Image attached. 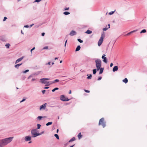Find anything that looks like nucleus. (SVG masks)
Instances as JSON below:
<instances>
[{
	"label": "nucleus",
	"mask_w": 147,
	"mask_h": 147,
	"mask_svg": "<svg viewBox=\"0 0 147 147\" xmlns=\"http://www.w3.org/2000/svg\"><path fill=\"white\" fill-rule=\"evenodd\" d=\"M13 137H10L0 140V147H3L10 143L13 139Z\"/></svg>",
	"instance_id": "f257e3e1"
},
{
	"label": "nucleus",
	"mask_w": 147,
	"mask_h": 147,
	"mask_svg": "<svg viewBox=\"0 0 147 147\" xmlns=\"http://www.w3.org/2000/svg\"><path fill=\"white\" fill-rule=\"evenodd\" d=\"M32 138H34L38 136V131L36 129H32L31 131Z\"/></svg>",
	"instance_id": "f03ea898"
},
{
	"label": "nucleus",
	"mask_w": 147,
	"mask_h": 147,
	"mask_svg": "<svg viewBox=\"0 0 147 147\" xmlns=\"http://www.w3.org/2000/svg\"><path fill=\"white\" fill-rule=\"evenodd\" d=\"M95 62L97 70V71H98L101 66V61L100 59H97L96 60Z\"/></svg>",
	"instance_id": "7ed1b4c3"
},
{
	"label": "nucleus",
	"mask_w": 147,
	"mask_h": 147,
	"mask_svg": "<svg viewBox=\"0 0 147 147\" xmlns=\"http://www.w3.org/2000/svg\"><path fill=\"white\" fill-rule=\"evenodd\" d=\"M106 122L104 121V118L102 117L100 119L98 125H102L103 127L104 128L106 126Z\"/></svg>",
	"instance_id": "20e7f679"
},
{
	"label": "nucleus",
	"mask_w": 147,
	"mask_h": 147,
	"mask_svg": "<svg viewBox=\"0 0 147 147\" xmlns=\"http://www.w3.org/2000/svg\"><path fill=\"white\" fill-rule=\"evenodd\" d=\"M49 80V78H43L41 79H40L41 80H40V82L42 83L45 84H46V86H49L50 84H49V82H47L45 80Z\"/></svg>",
	"instance_id": "39448f33"
},
{
	"label": "nucleus",
	"mask_w": 147,
	"mask_h": 147,
	"mask_svg": "<svg viewBox=\"0 0 147 147\" xmlns=\"http://www.w3.org/2000/svg\"><path fill=\"white\" fill-rule=\"evenodd\" d=\"M104 38V36H103V34H102L101 37L98 42V45L99 46H100L102 44Z\"/></svg>",
	"instance_id": "423d86ee"
},
{
	"label": "nucleus",
	"mask_w": 147,
	"mask_h": 147,
	"mask_svg": "<svg viewBox=\"0 0 147 147\" xmlns=\"http://www.w3.org/2000/svg\"><path fill=\"white\" fill-rule=\"evenodd\" d=\"M60 100L63 101H69V99H68L67 98L65 97L64 95H62L60 96Z\"/></svg>",
	"instance_id": "0eeeda50"
},
{
	"label": "nucleus",
	"mask_w": 147,
	"mask_h": 147,
	"mask_svg": "<svg viewBox=\"0 0 147 147\" xmlns=\"http://www.w3.org/2000/svg\"><path fill=\"white\" fill-rule=\"evenodd\" d=\"M31 136H27L25 137L24 140L26 142L30 141L31 140Z\"/></svg>",
	"instance_id": "6e6552de"
},
{
	"label": "nucleus",
	"mask_w": 147,
	"mask_h": 147,
	"mask_svg": "<svg viewBox=\"0 0 147 147\" xmlns=\"http://www.w3.org/2000/svg\"><path fill=\"white\" fill-rule=\"evenodd\" d=\"M47 104L45 103L43 105H42L40 107V110H45Z\"/></svg>",
	"instance_id": "1a4fd4ad"
},
{
	"label": "nucleus",
	"mask_w": 147,
	"mask_h": 147,
	"mask_svg": "<svg viewBox=\"0 0 147 147\" xmlns=\"http://www.w3.org/2000/svg\"><path fill=\"white\" fill-rule=\"evenodd\" d=\"M76 32L74 30H72L70 33L69 34L71 36H73L76 35Z\"/></svg>",
	"instance_id": "9d476101"
},
{
	"label": "nucleus",
	"mask_w": 147,
	"mask_h": 147,
	"mask_svg": "<svg viewBox=\"0 0 147 147\" xmlns=\"http://www.w3.org/2000/svg\"><path fill=\"white\" fill-rule=\"evenodd\" d=\"M24 58V57L23 56L17 59L15 62V64H16L17 63H18L20 61H21Z\"/></svg>",
	"instance_id": "9b49d317"
},
{
	"label": "nucleus",
	"mask_w": 147,
	"mask_h": 147,
	"mask_svg": "<svg viewBox=\"0 0 147 147\" xmlns=\"http://www.w3.org/2000/svg\"><path fill=\"white\" fill-rule=\"evenodd\" d=\"M46 118V116H39L37 117V119L38 121H40V120H41L42 119V118Z\"/></svg>",
	"instance_id": "f8f14e48"
},
{
	"label": "nucleus",
	"mask_w": 147,
	"mask_h": 147,
	"mask_svg": "<svg viewBox=\"0 0 147 147\" xmlns=\"http://www.w3.org/2000/svg\"><path fill=\"white\" fill-rule=\"evenodd\" d=\"M118 69V67L117 66H114L113 69V71L114 72L117 71Z\"/></svg>",
	"instance_id": "ddd939ff"
},
{
	"label": "nucleus",
	"mask_w": 147,
	"mask_h": 147,
	"mask_svg": "<svg viewBox=\"0 0 147 147\" xmlns=\"http://www.w3.org/2000/svg\"><path fill=\"white\" fill-rule=\"evenodd\" d=\"M100 71H99V74H102L104 68H102L101 67H100V69H99Z\"/></svg>",
	"instance_id": "4468645a"
},
{
	"label": "nucleus",
	"mask_w": 147,
	"mask_h": 147,
	"mask_svg": "<svg viewBox=\"0 0 147 147\" xmlns=\"http://www.w3.org/2000/svg\"><path fill=\"white\" fill-rule=\"evenodd\" d=\"M81 48V47L80 45H78L76 49V51H79Z\"/></svg>",
	"instance_id": "2eb2a0df"
},
{
	"label": "nucleus",
	"mask_w": 147,
	"mask_h": 147,
	"mask_svg": "<svg viewBox=\"0 0 147 147\" xmlns=\"http://www.w3.org/2000/svg\"><path fill=\"white\" fill-rule=\"evenodd\" d=\"M85 33H86L89 34H91L92 33V31L91 30H88L85 32Z\"/></svg>",
	"instance_id": "dca6fc26"
},
{
	"label": "nucleus",
	"mask_w": 147,
	"mask_h": 147,
	"mask_svg": "<svg viewBox=\"0 0 147 147\" xmlns=\"http://www.w3.org/2000/svg\"><path fill=\"white\" fill-rule=\"evenodd\" d=\"M123 82L126 84L128 82V80L127 78H125L123 80Z\"/></svg>",
	"instance_id": "f3484780"
},
{
	"label": "nucleus",
	"mask_w": 147,
	"mask_h": 147,
	"mask_svg": "<svg viewBox=\"0 0 147 147\" xmlns=\"http://www.w3.org/2000/svg\"><path fill=\"white\" fill-rule=\"evenodd\" d=\"M82 136L81 134V133H80L78 135V137L79 139H80L82 138Z\"/></svg>",
	"instance_id": "a211bd4d"
},
{
	"label": "nucleus",
	"mask_w": 147,
	"mask_h": 147,
	"mask_svg": "<svg viewBox=\"0 0 147 147\" xmlns=\"http://www.w3.org/2000/svg\"><path fill=\"white\" fill-rule=\"evenodd\" d=\"M75 140V139L74 137H73L69 141V142H72L73 141H74Z\"/></svg>",
	"instance_id": "6ab92c4d"
},
{
	"label": "nucleus",
	"mask_w": 147,
	"mask_h": 147,
	"mask_svg": "<svg viewBox=\"0 0 147 147\" xmlns=\"http://www.w3.org/2000/svg\"><path fill=\"white\" fill-rule=\"evenodd\" d=\"M103 61L105 63H107V61L106 57H104L103 59Z\"/></svg>",
	"instance_id": "aec40b11"
},
{
	"label": "nucleus",
	"mask_w": 147,
	"mask_h": 147,
	"mask_svg": "<svg viewBox=\"0 0 147 147\" xmlns=\"http://www.w3.org/2000/svg\"><path fill=\"white\" fill-rule=\"evenodd\" d=\"M87 76H88L87 77V78L88 79H91L92 77V75L91 74H90L89 76H88V74L87 75Z\"/></svg>",
	"instance_id": "412c9836"
},
{
	"label": "nucleus",
	"mask_w": 147,
	"mask_h": 147,
	"mask_svg": "<svg viewBox=\"0 0 147 147\" xmlns=\"http://www.w3.org/2000/svg\"><path fill=\"white\" fill-rule=\"evenodd\" d=\"M97 69H95L92 70L93 74H95L96 72Z\"/></svg>",
	"instance_id": "4be33fe9"
},
{
	"label": "nucleus",
	"mask_w": 147,
	"mask_h": 147,
	"mask_svg": "<svg viewBox=\"0 0 147 147\" xmlns=\"http://www.w3.org/2000/svg\"><path fill=\"white\" fill-rule=\"evenodd\" d=\"M52 123H53L52 122H48V123L46 124V125L47 126H49V125H51L52 124Z\"/></svg>",
	"instance_id": "5701e85b"
},
{
	"label": "nucleus",
	"mask_w": 147,
	"mask_h": 147,
	"mask_svg": "<svg viewBox=\"0 0 147 147\" xmlns=\"http://www.w3.org/2000/svg\"><path fill=\"white\" fill-rule=\"evenodd\" d=\"M70 13L68 11H65L63 12V14L66 15L70 14Z\"/></svg>",
	"instance_id": "b1692460"
},
{
	"label": "nucleus",
	"mask_w": 147,
	"mask_h": 147,
	"mask_svg": "<svg viewBox=\"0 0 147 147\" xmlns=\"http://www.w3.org/2000/svg\"><path fill=\"white\" fill-rule=\"evenodd\" d=\"M37 129H39L40 128V127L41 125L40 124H37Z\"/></svg>",
	"instance_id": "393cba45"
},
{
	"label": "nucleus",
	"mask_w": 147,
	"mask_h": 147,
	"mask_svg": "<svg viewBox=\"0 0 147 147\" xmlns=\"http://www.w3.org/2000/svg\"><path fill=\"white\" fill-rule=\"evenodd\" d=\"M59 89L58 88H55L54 89H53L52 90V92H55L56 90H57Z\"/></svg>",
	"instance_id": "a878e982"
},
{
	"label": "nucleus",
	"mask_w": 147,
	"mask_h": 147,
	"mask_svg": "<svg viewBox=\"0 0 147 147\" xmlns=\"http://www.w3.org/2000/svg\"><path fill=\"white\" fill-rule=\"evenodd\" d=\"M59 80L58 79H56L54 81H53L51 83H54L55 82H59Z\"/></svg>",
	"instance_id": "bb28decb"
},
{
	"label": "nucleus",
	"mask_w": 147,
	"mask_h": 147,
	"mask_svg": "<svg viewBox=\"0 0 147 147\" xmlns=\"http://www.w3.org/2000/svg\"><path fill=\"white\" fill-rule=\"evenodd\" d=\"M146 32V30L145 29H143L140 32V33H144Z\"/></svg>",
	"instance_id": "cd10ccee"
},
{
	"label": "nucleus",
	"mask_w": 147,
	"mask_h": 147,
	"mask_svg": "<svg viewBox=\"0 0 147 147\" xmlns=\"http://www.w3.org/2000/svg\"><path fill=\"white\" fill-rule=\"evenodd\" d=\"M10 45L9 43L6 44L5 45V46L7 48H9Z\"/></svg>",
	"instance_id": "c85d7f7f"
},
{
	"label": "nucleus",
	"mask_w": 147,
	"mask_h": 147,
	"mask_svg": "<svg viewBox=\"0 0 147 147\" xmlns=\"http://www.w3.org/2000/svg\"><path fill=\"white\" fill-rule=\"evenodd\" d=\"M54 136L55 137H56V138L57 139H59V136L58 135V134H55L54 135Z\"/></svg>",
	"instance_id": "c756f323"
},
{
	"label": "nucleus",
	"mask_w": 147,
	"mask_h": 147,
	"mask_svg": "<svg viewBox=\"0 0 147 147\" xmlns=\"http://www.w3.org/2000/svg\"><path fill=\"white\" fill-rule=\"evenodd\" d=\"M29 71V70L27 69V70H26L25 71H22V73L24 74V73H26L27 72H28Z\"/></svg>",
	"instance_id": "7c9ffc66"
},
{
	"label": "nucleus",
	"mask_w": 147,
	"mask_h": 147,
	"mask_svg": "<svg viewBox=\"0 0 147 147\" xmlns=\"http://www.w3.org/2000/svg\"><path fill=\"white\" fill-rule=\"evenodd\" d=\"M115 10L114 11H111L110 12H109V14L110 15H111L113 14L115 12Z\"/></svg>",
	"instance_id": "2f4dec72"
},
{
	"label": "nucleus",
	"mask_w": 147,
	"mask_h": 147,
	"mask_svg": "<svg viewBox=\"0 0 147 147\" xmlns=\"http://www.w3.org/2000/svg\"><path fill=\"white\" fill-rule=\"evenodd\" d=\"M77 40L79 42H80V43H82L83 41V40H81V39H80V38H78V39H77Z\"/></svg>",
	"instance_id": "473e14b6"
},
{
	"label": "nucleus",
	"mask_w": 147,
	"mask_h": 147,
	"mask_svg": "<svg viewBox=\"0 0 147 147\" xmlns=\"http://www.w3.org/2000/svg\"><path fill=\"white\" fill-rule=\"evenodd\" d=\"M14 67L15 68H16L17 69H18L19 68V66L17 64L15 65Z\"/></svg>",
	"instance_id": "72a5a7b5"
},
{
	"label": "nucleus",
	"mask_w": 147,
	"mask_h": 147,
	"mask_svg": "<svg viewBox=\"0 0 147 147\" xmlns=\"http://www.w3.org/2000/svg\"><path fill=\"white\" fill-rule=\"evenodd\" d=\"M48 48V46H46L44 47L43 48V49H47Z\"/></svg>",
	"instance_id": "f704fd0d"
},
{
	"label": "nucleus",
	"mask_w": 147,
	"mask_h": 147,
	"mask_svg": "<svg viewBox=\"0 0 147 147\" xmlns=\"http://www.w3.org/2000/svg\"><path fill=\"white\" fill-rule=\"evenodd\" d=\"M44 133V131H43L42 132H41L40 133H38V134H39L38 135V136H39V135H41L42 134Z\"/></svg>",
	"instance_id": "c9c22d12"
},
{
	"label": "nucleus",
	"mask_w": 147,
	"mask_h": 147,
	"mask_svg": "<svg viewBox=\"0 0 147 147\" xmlns=\"http://www.w3.org/2000/svg\"><path fill=\"white\" fill-rule=\"evenodd\" d=\"M0 40H1L2 41H5V39H4V38H0Z\"/></svg>",
	"instance_id": "e433bc0d"
},
{
	"label": "nucleus",
	"mask_w": 147,
	"mask_h": 147,
	"mask_svg": "<svg viewBox=\"0 0 147 147\" xmlns=\"http://www.w3.org/2000/svg\"><path fill=\"white\" fill-rule=\"evenodd\" d=\"M42 0H36L34 1V2H39L41 1Z\"/></svg>",
	"instance_id": "4c0bfd02"
},
{
	"label": "nucleus",
	"mask_w": 147,
	"mask_h": 147,
	"mask_svg": "<svg viewBox=\"0 0 147 147\" xmlns=\"http://www.w3.org/2000/svg\"><path fill=\"white\" fill-rule=\"evenodd\" d=\"M35 49V47H33L32 49L31 50H30V52H31V54H32V51H33V50H34V49Z\"/></svg>",
	"instance_id": "58836bf2"
},
{
	"label": "nucleus",
	"mask_w": 147,
	"mask_h": 147,
	"mask_svg": "<svg viewBox=\"0 0 147 147\" xmlns=\"http://www.w3.org/2000/svg\"><path fill=\"white\" fill-rule=\"evenodd\" d=\"M108 28H105L103 29L102 30L103 31H106L107 30Z\"/></svg>",
	"instance_id": "ea45409f"
},
{
	"label": "nucleus",
	"mask_w": 147,
	"mask_h": 147,
	"mask_svg": "<svg viewBox=\"0 0 147 147\" xmlns=\"http://www.w3.org/2000/svg\"><path fill=\"white\" fill-rule=\"evenodd\" d=\"M132 33L131 32H129L127 34L125 35L126 36H128L130 34H131Z\"/></svg>",
	"instance_id": "a19ab883"
},
{
	"label": "nucleus",
	"mask_w": 147,
	"mask_h": 147,
	"mask_svg": "<svg viewBox=\"0 0 147 147\" xmlns=\"http://www.w3.org/2000/svg\"><path fill=\"white\" fill-rule=\"evenodd\" d=\"M26 99V98H23L22 100L20 101V102H22L25 100Z\"/></svg>",
	"instance_id": "79ce46f5"
},
{
	"label": "nucleus",
	"mask_w": 147,
	"mask_h": 147,
	"mask_svg": "<svg viewBox=\"0 0 147 147\" xmlns=\"http://www.w3.org/2000/svg\"><path fill=\"white\" fill-rule=\"evenodd\" d=\"M7 19V18L6 17H5L4 18L3 21H5V20Z\"/></svg>",
	"instance_id": "37998d69"
},
{
	"label": "nucleus",
	"mask_w": 147,
	"mask_h": 147,
	"mask_svg": "<svg viewBox=\"0 0 147 147\" xmlns=\"http://www.w3.org/2000/svg\"><path fill=\"white\" fill-rule=\"evenodd\" d=\"M84 91L85 92H87V93H89L90 92V91L89 90H85Z\"/></svg>",
	"instance_id": "c03bdc74"
},
{
	"label": "nucleus",
	"mask_w": 147,
	"mask_h": 147,
	"mask_svg": "<svg viewBox=\"0 0 147 147\" xmlns=\"http://www.w3.org/2000/svg\"><path fill=\"white\" fill-rule=\"evenodd\" d=\"M102 79V77H99L98 78V80L99 81L100 80Z\"/></svg>",
	"instance_id": "a18cd8bd"
},
{
	"label": "nucleus",
	"mask_w": 147,
	"mask_h": 147,
	"mask_svg": "<svg viewBox=\"0 0 147 147\" xmlns=\"http://www.w3.org/2000/svg\"><path fill=\"white\" fill-rule=\"evenodd\" d=\"M32 75H30V76H29L28 77V79H29L31 77H32Z\"/></svg>",
	"instance_id": "49530a36"
},
{
	"label": "nucleus",
	"mask_w": 147,
	"mask_h": 147,
	"mask_svg": "<svg viewBox=\"0 0 147 147\" xmlns=\"http://www.w3.org/2000/svg\"><path fill=\"white\" fill-rule=\"evenodd\" d=\"M29 26L28 25H26L24 26V27L28 28Z\"/></svg>",
	"instance_id": "de8ad7c7"
},
{
	"label": "nucleus",
	"mask_w": 147,
	"mask_h": 147,
	"mask_svg": "<svg viewBox=\"0 0 147 147\" xmlns=\"http://www.w3.org/2000/svg\"><path fill=\"white\" fill-rule=\"evenodd\" d=\"M46 90H44L42 91V93L43 94H44Z\"/></svg>",
	"instance_id": "09e8293b"
},
{
	"label": "nucleus",
	"mask_w": 147,
	"mask_h": 147,
	"mask_svg": "<svg viewBox=\"0 0 147 147\" xmlns=\"http://www.w3.org/2000/svg\"><path fill=\"white\" fill-rule=\"evenodd\" d=\"M69 9V7H66L65 8V10H68Z\"/></svg>",
	"instance_id": "8fccbe9b"
},
{
	"label": "nucleus",
	"mask_w": 147,
	"mask_h": 147,
	"mask_svg": "<svg viewBox=\"0 0 147 147\" xmlns=\"http://www.w3.org/2000/svg\"><path fill=\"white\" fill-rule=\"evenodd\" d=\"M105 55H102V58L103 59V58H104V57H105Z\"/></svg>",
	"instance_id": "3c124183"
},
{
	"label": "nucleus",
	"mask_w": 147,
	"mask_h": 147,
	"mask_svg": "<svg viewBox=\"0 0 147 147\" xmlns=\"http://www.w3.org/2000/svg\"><path fill=\"white\" fill-rule=\"evenodd\" d=\"M137 31V30H133L132 31H131V32L132 33H133V32H136Z\"/></svg>",
	"instance_id": "603ef678"
},
{
	"label": "nucleus",
	"mask_w": 147,
	"mask_h": 147,
	"mask_svg": "<svg viewBox=\"0 0 147 147\" xmlns=\"http://www.w3.org/2000/svg\"><path fill=\"white\" fill-rule=\"evenodd\" d=\"M113 65V64L112 63H111L110 65V67H111Z\"/></svg>",
	"instance_id": "864d4df0"
},
{
	"label": "nucleus",
	"mask_w": 147,
	"mask_h": 147,
	"mask_svg": "<svg viewBox=\"0 0 147 147\" xmlns=\"http://www.w3.org/2000/svg\"><path fill=\"white\" fill-rule=\"evenodd\" d=\"M45 33H42L41 34L42 36H44L45 35Z\"/></svg>",
	"instance_id": "5fc2aeb1"
},
{
	"label": "nucleus",
	"mask_w": 147,
	"mask_h": 147,
	"mask_svg": "<svg viewBox=\"0 0 147 147\" xmlns=\"http://www.w3.org/2000/svg\"><path fill=\"white\" fill-rule=\"evenodd\" d=\"M67 40H66L65 42V47L66 46V43H67Z\"/></svg>",
	"instance_id": "6e6d98bb"
},
{
	"label": "nucleus",
	"mask_w": 147,
	"mask_h": 147,
	"mask_svg": "<svg viewBox=\"0 0 147 147\" xmlns=\"http://www.w3.org/2000/svg\"><path fill=\"white\" fill-rule=\"evenodd\" d=\"M50 63H51V62H49L48 63H47L46 64V65H50Z\"/></svg>",
	"instance_id": "4d7b16f0"
},
{
	"label": "nucleus",
	"mask_w": 147,
	"mask_h": 147,
	"mask_svg": "<svg viewBox=\"0 0 147 147\" xmlns=\"http://www.w3.org/2000/svg\"><path fill=\"white\" fill-rule=\"evenodd\" d=\"M49 87H45L44 88V89H48L49 88Z\"/></svg>",
	"instance_id": "13d9d810"
},
{
	"label": "nucleus",
	"mask_w": 147,
	"mask_h": 147,
	"mask_svg": "<svg viewBox=\"0 0 147 147\" xmlns=\"http://www.w3.org/2000/svg\"><path fill=\"white\" fill-rule=\"evenodd\" d=\"M36 80V79L34 78H32V81H34Z\"/></svg>",
	"instance_id": "bf43d9fd"
},
{
	"label": "nucleus",
	"mask_w": 147,
	"mask_h": 147,
	"mask_svg": "<svg viewBox=\"0 0 147 147\" xmlns=\"http://www.w3.org/2000/svg\"><path fill=\"white\" fill-rule=\"evenodd\" d=\"M33 25H34V24H31L30 25V27H32Z\"/></svg>",
	"instance_id": "052dcab7"
},
{
	"label": "nucleus",
	"mask_w": 147,
	"mask_h": 147,
	"mask_svg": "<svg viewBox=\"0 0 147 147\" xmlns=\"http://www.w3.org/2000/svg\"><path fill=\"white\" fill-rule=\"evenodd\" d=\"M22 63H20V64H18V65L20 66L21 65H22Z\"/></svg>",
	"instance_id": "680f3d73"
},
{
	"label": "nucleus",
	"mask_w": 147,
	"mask_h": 147,
	"mask_svg": "<svg viewBox=\"0 0 147 147\" xmlns=\"http://www.w3.org/2000/svg\"><path fill=\"white\" fill-rule=\"evenodd\" d=\"M108 28H110V24H108Z\"/></svg>",
	"instance_id": "e2e57ef3"
},
{
	"label": "nucleus",
	"mask_w": 147,
	"mask_h": 147,
	"mask_svg": "<svg viewBox=\"0 0 147 147\" xmlns=\"http://www.w3.org/2000/svg\"><path fill=\"white\" fill-rule=\"evenodd\" d=\"M69 94H70L71 93V90H70L69 91Z\"/></svg>",
	"instance_id": "0e129e2a"
},
{
	"label": "nucleus",
	"mask_w": 147,
	"mask_h": 147,
	"mask_svg": "<svg viewBox=\"0 0 147 147\" xmlns=\"http://www.w3.org/2000/svg\"><path fill=\"white\" fill-rule=\"evenodd\" d=\"M74 145H75L74 144L73 145L69 147H73V146H74Z\"/></svg>",
	"instance_id": "69168bd1"
},
{
	"label": "nucleus",
	"mask_w": 147,
	"mask_h": 147,
	"mask_svg": "<svg viewBox=\"0 0 147 147\" xmlns=\"http://www.w3.org/2000/svg\"><path fill=\"white\" fill-rule=\"evenodd\" d=\"M58 131H59V129H57V133H58Z\"/></svg>",
	"instance_id": "338daca9"
},
{
	"label": "nucleus",
	"mask_w": 147,
	"mask_h": 147,
	"mask_svg": "<svg viewBox=\"0 0 147 147\" xmlns=\"http://www.w3.org/2000/svg\"><path fill=\"white\" fill-rule=\"evenodd\" d=\"M58 59V58L57 57H55V60H56V59Z\"/></svg>",
	"instance_id": "774afa93"
}]
</instances>
